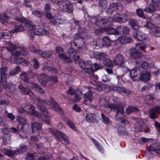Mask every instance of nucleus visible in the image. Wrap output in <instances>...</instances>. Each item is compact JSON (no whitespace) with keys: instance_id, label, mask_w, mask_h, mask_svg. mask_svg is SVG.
<instances>
[{"instance_id":"nucleus-1","label":"nucleus","mask_w":160,"mask_h":160,"mask_svg":"<svg viewBox=\"0 0 160 160\" xmlns=\"http://www.w3.org/2000/svg\"><path fill=\"white\" fill-rule=\"evenodd\" d=\"M31 98L33 100L36 99L37 104L39 109L42 112L41 115V120L49 124V120L48 116V112L46 108L42 105L43 104H47L52 107L56 111L58 112L60 114L63 112L61 109L59 107L58 104L52 98H50V100L48 101L47 100L43 101L39 98L36 97L35 96L33 97H31Z\"/></svg>"},{"instance_id":"nucleus-2","label":"nucleus","mask_w":160,"mask_h":160,"mask_svg":"<svg viewBox=\"0 0 160 160\" xmlns=\"http://www.w3.org/2000/svg\"><path fill=\"white\" fill-rule=\"evenodd\" d=\"M6 45H8L7 47V49L8 51L14 50L16 49L20 51H12L11 52L12 55L14 57V61L10 60V61L12 63H16L17 64H21L23 66H27L28 65L29 62L26 60L22 59L19 57L21 54L23 56H26L28 55V52L27 48L22 46V45H14L11 42H5Z\"/></svg>"},{"instance_id":"nucleus-3","label":"nucleus","mask_w":160,"mask_h":160,"mask_svg":"<svg viewBox=\"0 0 160 160\" xmlns=\"http://www.w3.org/2000/svg\"><path fill=\"white\" fill-rule=\"evenodd\" d=\"M15 19L24 24L25 27L28 28L29 30L28 31V34L32 39L33 38V36L35 35H48L49 32L43 28H35V26L33 24L31 21L26 19L24 18L17 17Z\"/></svg>"},{"instance_id":"nucleus-4","label":"nucleus","mask_w":160,"mask_h":160,"mask_svg":"<svg viewBox=\"0 0 160 160\" xmlns=\"http://www.w3.org/2000/svg\"><path fill=\"white\" fill-rule=\"evenodd\" d=\"M146 47V46L143 42H140L136 45V48H132L126 52V56L131 59L141 57L142 54L138 51L143 50Z\"/></svg>"},{"instance_id":"nucleus-5","label":"nucleus","mask_w":160,"mask_h":160,"mask_svg":"<svg viewBox=\"0 0 160 160\" xmlns=\"http://www.w3.org/2000/svg\"><path fill=\"white\" fill-rule=\"evenodd\" d=\"M68 52L70 57L74 60L76 64H79L80 67L83 69L86 68V64L84 62L79 58V55H77V51L74 50L72 47L69 48Z\"/></svg>"},{"instance_id":"nucleus-6","label":"nucleus","mask_w":160,"mask_h":160,"mask_svg":"<svg viewBox=\"0 0 160 160\" xmlns=\"http://www.w3.org/2000/svg\"><path fill=\"white\" fill-rule=\"evenodd\" d=\"M51 2L60 7L62 6L63 12H71L72 10V6L70 2L66 0H51Z\"/></svg>"},{"instance_id":"nucleus-7","label":"nucleus","mask_w":160,"mask_h":160,"mask_svg":"<svg viewBox=\"0 0 160 160\" xmlns=\"http://www.w3.org/2000/svg\"><path fill=\"white\" fill-rule=\"evenodd\" d=\"M27 150V147L26 145L24 144H21L20 145L19 149H18L15 151L6 148H3L2 151L5 154L9 157H11L15 155H19L22 152H26Z\"/></svg>"},{"instance_id":"nucleus-8","label":"nucleus","mask_w":160,"mask_h":160,"mask_svg":"<svg viewBox=\"0 0 160 160\" xmlns=\"http://www.w3.org/2000/svg\"><path fill=\"white\" fill-rule=\"evenodd\" d=\"M100 102L106 107L110 108L111 109L116 111L117 114L119 112L121 114H123L124 112L123 108L122 106L116 104H110L108 103V101H106V99H104L100 100Z\"/></svg>"},{"instance_id":"nucleus-9","label":"nucleus","mask_w":160,"mask_h":160,"mask_svg":"<svg viewBox=\"0 0 160 160\" xmlns=\"http://www.w3.org/2000/svg\"><path fill=\"white\" fill-rule=\"evenodd\" d=\"M24 109L23 108H18V113H21L24 111L28 112L30 114L33 116L38 117L39 115L38 113L34 110V108L33 106L30 103L24 105Z\"/></svg>"},{"instance_id":"nucleus-10","label":"nucleus","mask_w":160,"mask_h":160,"mask_svg":"<svg viewBox=\"0 0 160 160\" xmlns=\"http://www.w3.org/2000/svg\"><path fill=\"white\" fill-rule=\"evenodd\" d=\"M46 16L47 18L50 20V22L54 24H62L65 22V20L62 16L59 15H55L52 16V14L50 13H47L46 14Z\"/></svg>"},{"instance_id":"nucleus-11","label":"nucleus","mask_w":160,"mask_h":160,"mask_svg":"<svg viewBox=\"0 0 160 160\" xmlns=\"http://www.w3.org/2000/svg\"><path fill=\"white\" fill-rule=\"evenodd\" d=\"M7 68L2 67L0 68L1 73V83L5 89H9L8 86L7 85V78L5 73L7 71Z\"/></svg>"},{"instance_id":"nucleus-12","label":"nucleus","mask_w":160,"mask_h":160,"mask_svg":"<svg viewBox=\"0 0 160 160\" xmlns=\"http://www.w3.org/2000/svg\"><path fill=\"white\" fill-rule=\"evenodd\" d=\"M104 88L105 89L107 92L109 91H110L112 90L114 91H118L119 92L125 93H129L130 91L129 90H127L123 87L119 86V87H113L108 85H104Z\"/></svg>"},{"instance_id":"nucleus-13","label":"nucleus","mask_w":160,"mask_h":160,"mask_svg":"<svg viewBox=\"0 0 160 160\" xmlns=\"http://www.w3.org/2000/svg\"><path fill=\"white\" fill-rule=\"evenodd\" d=\"M76 37L74 39L73 41L71 42V46H77L78 45L77 42L76 41L79 39L82 40V39H83L84 38L86 39L89 38L90 37V36H87L86 33L85 32H81L80 29H79L78 30V33L76 34Z\"/></svg>"},{"instance_id":"nucleus-14","label":"nucleus","mask_w":160,"mask_h":160,"mask_svg":"<svg viewBox=\"0 0 160 160\" xmlns=\"http://www.w3.org/2000/svg\"><path fill=\"white\" fill-rule=\"evenodd\" d=\"M49 131L52 134L54 135L56 137V139L58 141L60 140L59 138L60 137L67 144L70 143L69 139L64 133L58 131H54L51 128L50 129Z\"/></svg>"},{"instance_id":"nucleus-15","label":"nucleus","mask_w":160,"mask_h":160,"mask_svg":"<svg viewBox=\"0 0 160 160\" xmlns=\"http://www.w3.org/2000/svg\"><path fill=\"white\" fill-rule=\"evenodd\" d=\"M126 61V59L125 57L120 53L117 54L114 59L115 64L120 67H124Z\"/></svg>"},{"instance_id":"nucleus-16","label":"nucleus","mask_w":160,"mask_h":160,"mask_svg":"<svg viewBox=\"0 0 160 160\" xmlns=\"http://www.w3.org/2000/svg\"><path fill=\"white\" fill-rule=\"evenodd\" d=\"M141 71L138 68H134L130 71V76L134 81L140 80Z\"/></svg>"},{"instance_id":"nucleus-17","label":"nucleus","mask_w":160,"mask_h":160,"mask_svg":"<svg viewBox=\"0 0 160 160\" xmlns=\"http://www.w3.org/2000/svg\"><path fill=\"white\" fill-rule=\"evenodd\" d=\"M91 21L92 22H95V24L99 26H102V25L108 24L109 25L111 24L110 22L109 19L103 18H96L92 19Z\"/></svg>"},{"instance_id":"nucleus-18","label":"nucleus","mask_w":160,"mask_h":160,"mask_svg":"<svg viewBox=\"0 0 160 160\" xmlns=\"http://www.w3.org/2000/svg\"><path fill=\"white\" fill-rule=\"evenodd\" d=\"M32 52L36 53L41 56L43 58H46L49 57L52 54V52L51 51H37L36 49L33 50L32 48L31 49Z\"/></svg>"},{"instance_id":"nucleus-19","label":"nucleus","mask_w":160,"mask_h":160,"mask_svg":"<svg viewBox=\"0 0 160 160\" xmlns=\"http://www.w3.org/2000/svg\"><path fill=\"white\" fill-rule=\"evenodd\" d=\"M56 50L57 53L59 54V57L62 60L65 62H70L71 59L68 57L65 56L62 53L63 51V49L59 47H57L56 48Z\"/></svg>"},{"instance_id":"nucleus-20","label":"nucleus","mask_w":160,"mask_h":160,"mask_svg":"<svg viewBox=\"0 0 160 160\" xmlns=\"http://www.w3.org/2000/svg\"><path fill=\"white\" fill-rule=\"evenodd\" d=\"M133 35L135 38L140 41L145 40L148 37L146 34L140 31H138V32L135 31L133 32Z\"/></svg>"},{"instance_id":"nucleus-21","label":"nucleus","mask_w":160,"mask_h":160,"mask_svg":"<svg viewBox=\"0 0 160 160\" xmlns=\"http://www.w3.org/2000/svg\"><path fill=\"white\" fill-rule=\"evenodd\" d=\"M17 121L20 124L18 126V129L19 130L21 131L23 129L24 126L25 125L29 126V125L27 123V121L25 118H20L19 117H16Z\"/></svg>"},{"instance_id":"nucleus-22","label":"nucleus","mask_w":160,"mask_h":160,"mask_svg":"<svg viewBox=\"0 0 160 160\" xmlns=\"http://www.w3.org/2000/svg\"><path fill=\"white\" fill-rule=\"evenodd\" d=\"M28 86L29 88H31L39 93L42 94L44 93V90L39 87L36 83L29 82L28 83Z\"/></svg>"},{"instance_id":"nucleus-23","label":"nucleus","mask_w":160,"mask_h":160,"mask_svg":"<svg viewBox=\"0 0 160 160\" xmlns=\"http://www.w3.org/2000/svg\"><path fill=\"white\" fill-rule=\"evenodd\" d=\"M119 28H112L108 27H103V29L107 34H109L118 35L119 32L118 30Z\"/></svg>"},{"instance_id":"nucleus-24","label":"nucleus","mask_w":160,"mask_h":160,"mask_svg":"<svg viewBox=\"0 0 160 160\" xmlns=\"http://www.w3.org/2000/svg\"><path fill=\"white\" fill-rule=\"evenodd\" d=\"M158 112H160V106H158L151 108L149 111L150 118L152 119L156 118V113Z\"/></svg>"},{"instance_id":"nucleus-25","label":"nucleus","mask_w":160,"mask_h":160,"mask_svg":"<svg viewBox=\"0 0 160 160\" xmlns=\"http://www.w3.org/2000/svg\"><path fill=\"white\" fill-rule=\"evenodd\" d=\"M97 116L95 113H88L87 114L85 119L90 122H97Z\"/></svg>"},{"instance_id":"nucleus-26","label":"nucleus","mask_w":160,"mask_h":160,"mask_svg":"<svg viewBox=\"0 0 160 160\" xmlns=\"http://www.w3.org/2000/svg\"><path fill=\"white\" fill-rule=\"evenodd\" d=\"M140 80L143 81H148L150 78V73L146 71H143L140 74Z\"/></svg>"},{"instance_id":"nucleus-27","label":"nucleus","mask_w":160,"mask_h":160,"mask_svg":"<svg viewBox=\"0 0 160 160\" xmlns=\"http://www.w3.org/2000/svg\"><path fill=\"white\" fill-rule=\"evenodd\" d=\"M10 129L5 128L2 130V132L4 134H6L4 136V138H6V139H5L3 140V143L4 144H6L9 143L10 141V135H7V134L10 132Z\"/></svg>"},{"instance_id":"nucleus-28","label":"nucleus","mask_w":160,"mask_h":160,"mask_svg":"<svg viewBox=\"0 0 160 160\" xmlns=\"http://www.w3.org/2000/svg\"><path fill=\"white\" fill-rule=\"evenodd\" d=\"M148 148L151 151L155 152L157 153L160 152V144L158 143H152Z\"/></svg>"},{"instance_id":"nucleus-29","label":"nucleus","mask_w":160,"mask_h":160,"mask_svg":"<svg viewBox=\"0 0 160 160\" xmlns=\"http://www.w3.org/2000/svg\"><path fill=\"white\" fill-rule=\"evenodd\" d=\"M38 80L41 84L43 86H45L46 85L47 81V76L45 74L40 75L38 77Z\"/></svg>"},{"instance_id":"nucleus-30","label":"nucleus","mask_w":160,"mask_h":160,"mask_svg":"<svg viewBox=\"0 0 160 160\" xmlns=\"http://www.w3.org/2000/svg\"><path fill=\"white\" fill-rule=\"evenodd\" d=\"M111 7H112L115 11L116 10L121 11L122 10V5L119 2L111 3Z\"/></svg>"},{"instance_id":"nucleus-31","label":"nucleus","mask_w":160,"mask_h":160,"mask_svg":"<svg viewBox=\"0 0 160 160\" xmlns=\"http://www.w3.org/2000/svg\"><path fill=\"white\" fill-rule=\"evenodd\" d=\"M92 92L89 91L84 94V97L85 99L83 101L84 103L87 104L86 102L87 101H89L91 102L92 101Z\"/></svg>"},{"instance_id":"nucleus-32","label":"nucleus","mask_w":160,"mask_h":160,"mask_svg":"<svg viewBox=\"0 0 160 160\" xmlns=\"http://www.w3.org/2000/svg\"><path fill=\"white\" fill-rule=\"evenodd\" d=\"M24 30V28L22 25L20 24L17 25L15 26L14 30H12L10 31V33H14L15 32H20Z\"/></svg>"},{"instance_id":"nucleus-33","label":"nucleus","mask_w":160,"mask_h":160,"mask_svg":"<svg viewBox=\"0 0 160 160\" xmlns=\"http://www.w3.org/2000/svg\"><path fill=\"white\" fill-rule=\"evenodd\" d=\"M42 126L41 123L34 122L32 124V128L33 132H37L39 130Z\"/></svg>"},{"instance_id":"nucleus-34","label":"nucleus","mask_w":160,"mask_h":160,"mask_svg":"<svg viewBox=\"0 0 160 160\" xmlns=\"http://www.w3.org/2000/svg\"><path fill=\"white\" fill-rule=\"evenodd\" d=\"M91 140L92 142L94 143L96 148L99 151V152L102 153H103L104 152V150L102 146L99 145L98 142L94 138L91 139Z\"/></svg>"},{"instance_id":"nucleus-35","label":"nucleus","mask_w":160,"mask_h":160,"mask_svg":"<svg viewBox=\"0 0 160 160\" xmlns=\"http://www.w3.org/2000/svg\"><path fill=\"white\" fill-rule=\"evenodd\" d=\"M18 88L23 94H28L30 97H31V95L30 94L31 91L28 88H24L21 85H19Z\"/></svg>"},{"instance_id":"nucleus-36","label":"nucleus","mask_w":160,"mask_h":160,"mask_svg":"<svg viewBox=\"0 0 160 160\" xmlns=\"http://www.w3.org/2000/svg\"><path fill=\"white\" fill-rule=\"evenodd\" d=\"M153 97L150 95H147L144 98V100L145 102L149 105H151L153 103Z\"/></svg>"},{"instance_id":"nucleus-37","label":"nucleus","mask_w":160,"mask_h":160,"mask_svg":"<svg viewBox=\"0 0 160 160\" xmlns=\"http://www.w3.org/2000/svg\"><path fill=\"white\" fill-rule=\"evenodd\" d=\"M9 19V17L8 16L4 13H0V20L2 24L6 23Z\"/></svg>"},{"instance_id":"nucleus-38","label":"nucleus","mask_w":160,"mask_h":160,"mask_svg":"<svg viewBox=\"0 0 160 160\" xmlns=\"http://www.w3.org/2000/svg\"><path fill=\"white\" fill-rule=\"evenodd\" d=\"M111 40L109 38L107 37H105L103 39V45L107 47H109L111 45Z\"/></svg>"},{"instance_id":"nucleus-39","label":"nucleus","mask_w":160,"mask_h":160,"mask_svg":"<svg viewBox=\"0 0 160 160\" xmlns=\"http://www.w3.org/2000/svg\"><path fill=\"white\" fill-rule=\"evenodd\" d=\"M131 26L135 30H137L139 28V25L136 20L134 19H131L129 21Z\"/></svg>"},{"instance_id":"nucleus-40","label":"nucleus","mask_w":160,"mask_h":160,"mask_svg":"<svg viewBox=\"0 0 160 160\" xmlns=\"http://www.w3.org/2000/svg\"><path fill=\"white\" fill-rule=\"evenodd\" d=\"M106 53L105 52L99 53L97 52L94 54L95 57L100 60L103 59L106 57Z\"/></svg>"},{"instance_id":"nucleus-41","label":"nucleus","mask_w":160,"mask_h":160,"mask_svg":"<svg viewBox=\"0 0 160 160\" xmlns=\"http://www.w3.org/2000/svg\"><path fill=\"white\" fill-rule=\"evenodd\" d=\"M20 77L25 83L29 82V77L26 72H22L20 74Z\"/></svg>"},{"instance_id":"nucleus-42","label":"nucleus","mask_w":160,"mask_h":160,"mask_svg":"<svg viewBox=\"0 0 160 160\" xmlns=\"http://www.w3.org/2000/svg\"><path fill=\"white\" fill-rule=\"evenodd\" d=\"M122 15L117 13L114 16L112 20L113 22H122Z\"/></svg>"},{"instance_id":"nucleus-43","label":"nucleus","mask_w":160,"mask_h":160,"mask_svg":"<svg viewBox=\"0 0 160 160\" xmlns=\"http://www.w3.org/2000/svg\"><path fill=\"white\" fill-rule=\"evenodd\" d=\"M156 7L152 4H150L148 8H146L144 9V11L147 12L151 13L152 12L155 11Z\"/></svg>"},{"instance_id":"nucleus-44","label":"nucleus","mask_w":160,"mask_h":160,"mask_svg":"<svg viewBox=\"0 0 160 160\" xmlns=\"http://www.w3.org/2000/svg\"><path fill=\"white\" fill-rule=\"evenodd\" d=\"M11 38V34L7 32H4L0 33V39L4 38L5 39H10Z\"/></svg>"},{"instance_id":"nucleus-45","label":"nucleus","mask_w":160,"mask_h":160,"mask_svg":"<svg viewBox=\"0 0 160 160\" xmlns=\"http://www.w3.org/2000/svg\"><path fill=\"white\" fill-rule=\"evenodd\" d=\"M65 121L67 125H68L71 128L74 130H76L77 129L74 123L68 119H66Z\"/></svg>"},{"instance_id":"nucleus-46","label":"nucleus","mask_w":160,"mask_h":160,"mask_svg":"<svg viewBox=\"0 0 160 160\" xmlns=\"http://www.w3.org/2000/svg\"><path fill=\"white\" fill-rule=\"evenodd\" d=\"M74 95L75 97V101L77 102L79 101L81 99V96L82 95V93L81 92L78 90L77 91H75Z\"/></svg>"},{"instance_id":"nucleus-47","label":"nucleus","mask_w":160,"mask_h":160,"mask_svg":"<svg viewBox=\"0 0 160 160\" xmlns=\"http://www.w3.org/2000/svg\"><path fill=\"white\" fill-rule=\"evenodd\" d=\"M42 69L44 70H48L53 73H56L58 72L57 69L56 68H52L47 66H44L42 68Z\"/></svg>"},{"instance_id":"nucleus-48","label":"nucleus","mask_w":160,"mask_h":160,"mask_svg":"<svg viewBox=\"0 0 160 160\" xmlns=\"http://www.w3.org/2000/svg\"><path fill=\"white\" fill-rule=\"evenodd\" d=\"M138 109L135 107H129L126 109V112L128 114H129L133 112H138Z\"/></svg>"},{"instance_id":"nucleus-49","label":"nucleus","mask_w":160,"mask_h":160,"mask_svg":"<svg viewBox=\"0 0 160 160\" xmlns=\"http://www.w3.org/2000/svg\"><path fill=\"white\" fill-rule=\"evenodd\" d=\"M101 116L103 122L104 124H111L112 123V121L108 118L105 116L102 113L101 114Z\"/></svg>"},{"instance_id":"nucleus-50","label":"nucleus","mask_w":160,"mask_h":160,"mask_svg":"<svg viewBox=\"0 0 160 160\" xmlns=\"http://www.w3.org/2000/svg\"><path fill=\"white\" fill-rule=\"evenodd\" d=\"M104 64L106 66L112 67L113 66V62L109 59H106L103 62Z\"/></svg>"},{"instance_id":"nucleus-51","label":"nucleus","mask_w":160,"mask_h":160,"mask_svg":"<svg viewBox=\"0 0 160 160\" xmlns=\"http://www.w3.org/2000/svg\"><path fill=\"white\" fill-rule=\"evenodd\" d=\"M84 70H85V72H87L88 73L90 77L93 75V73L94 72V71L92 69V68L89 67H87V68L85 69H84Z\"/></svg>"},{"instance_id":"nucleus-52","label":"nucleus","mask_w":160,"mask_h":160,"mask_svg":"<svg viewBox=\"0 0 160 160\" xmlns=\"http://www.w3.org/2000/svg\"><path fill=\"white\" fill-rule=\"evenodd\" d=\"M33 68L35 69H38L39 67V62L36 58H33Z\"/></svg>"},{"instance_id":"nucleus-53","label":"nucleus","mask_w":160,"mask_h":160,"mask_svg":"<svg viewBox=\"0 0 160 160\" xmlns=\"http://www.w3.org/2000/svg\"><path fill=\"white\" fill-rule=\"evenodd\" d=\"M99 4L102 8H105L107 6L106 0H100Z\"/></svg>"},{"instance_id":"nucleus-54","label":"nucleus","mask_w":160,"mask_h":160,"mask_svg":"<svg viewBox=\"0 0 160 160\" xmlns=\"http://www.w3.org/2000/svg\"><path fill=\"white\" fill-rule=\"evenodd\" d=\"M118 133L119 135L127 134V132L124 130L123 128H118Z\"/></svg>"},{"instance_id":"nucleus-55","label":"nucleus","mask_w":160,"mask_h":160,"mask_svg":"<svg viewBox=\"0 0 160 160\" xmlns=\"http://www.w3.org/2000/svg\"><path fill=\"white\" fill-rule=\"evenodd\" d=\"M137 15L142 18H144L145 16L143 15V12L142 9H138L137 10Z\"/></svg>"},{"instance_id":"nucleus-56","label":"nucleus","mask_w":160,"mask_h":160,"mask_svg":"<svg viewBox=\"0 0 160 160\" xmlns=\"http://www.w3.org/2000/svg\"><path fill=\"white\" fill-rule=\"evenodd\" d=\"M32 14L38 17H41V16H42L43 13L40 11L36 10L35 11H33L32 12Z\"/></svg>"},{"instance_id":"nucleus-57","label":"nucleus","mask_w":160,"mask_h":160,"mask_svg":"<svg viewBox=\"0 0 160 160\" xmlns=\"http://www.w3.org/2000/svg\"><path fill=\"white\" fill-rule=\"evenodd\" d=\"M151 150H149L148 148L145 152L147 156V158L148 159H150L152 156V154L151 152Z\"/></svg>"},{"instance_id":"nucleus-58","label":"nucleus","mask_w":160,"mask_h":160,"mask_svg":"<svg viewBox=\"0 0 160 160\" xmlns=\"http://www.w3.org/2000/svg\"><path fill=\"white\" fill-rule=\"evenodd\" d=\"M141 67L145 69H147L148 67V63L145 62H141Z\"/></svg>"},{"instance_id":"nucleus-59","label":"nucleus","mask_w":160,"mask_h":160,"mask_svg":"<svg viewBox=\"0 0 160 160\" xmlns=\"http://www.w3.org/2000/svg\"><path fill=\"white\" fill-rule=\"evenodd\" d=\"M35 156V154H28L27 156V160H33L34 159V156Z\"/></svg>"},{"instance_id":"nucleus-60","label":"nucleus","mask_w":160,"mask_h":160,"mask_svg":"<svg viewBox=\"0 0 160 160\" xmlns=\"http://www.w3.org/2000/svg\"><path fill=\"white\" fill-rule=\"evenodd\" d=\"M122 38L124 39L125 44L129 43L132 41V39L131 38L126 36H124Z\"/></svg>"},{"instance_id":"nucleus-61","label":"nucleus","mask_w":160,"mask_h":160,"mask_svg":"<svg viewBox=\"0 0 160 160\" xmlns=\"http://www.w3.org/2000/svg\"><path fill=\"white\" fill-rule=\"evenodd\" d=\"M122 22H125L128 21L129 17L128 16L124 13L122 15Z\"/></svg>"},{"instance_id":"nucleus-62","label":"nucleus","mask_w":160,"mask_h":160,"mask_svg":"<svg viewBox=\"0 0 160 160\" xmlns=\"http://www.w3.org/2000/svg\"><path fill=\"white\" fill-rule=\"evenodd\" d=\"M92 68L94 71H96L100 68V67L97 63H94L92 65Z\"/></svg>"},{"instance_id":"nucleus-63","label":"nucleus","mask_w":160,"mask_h":160,"mask_svg":"<svg viewBox=\"0 0 160 160\" xmlns=\"http://www.w3.org/2000/svg\"><path fill=\"white\" fill-rule=\"evenodd\" d=\"M102 79L103 81L104 82H108L110 81V79L108 76L105 74H104L102 77Z\"/></svg>"},{"instance_id":"nucleus-64","label":"nucleus","mask_w":160,"mask_h":160,"mask_svg":"<svg viewBox=\"0 0 160 160\" xmlns=\"http://www.w3.org/2000/svg\"><path fill=\"white\" fill-rule=\"evenodd\" d=\"M122 32L124 34H128L129 32V30L128 27H126L123 28Z\"/></svg>"}]
</instances>
